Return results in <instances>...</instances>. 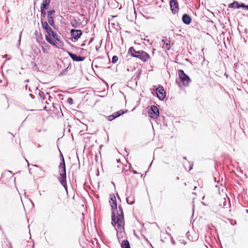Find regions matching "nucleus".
Wrapping results in <instances>:
<instances>
[{
  "label": "nucleus",
  "instance_id": "nucleus-8",
  "mask_svg": "<svg viewBox=\"0 0 248 248\" xmlns=\"http://www.w3.org/2000/svg\"><path fill=\"white\" fill-rule=\"evenodd\" d=\"M156 94L160 100H163L166 96V92L162 86H159L156 89Z\"/></svg>",
  "mask_w": 248,
  "mask_h": 248
},
{
  "label": "nucleus",
  "instance_id": "nucleus-9",
  "mask_svg": "<svg viewBox=\"0 0 248 248\" xmlns=\"http://www.w3.org/2000/svg\"><path fill=\"white\" fill-rule=\"evenodd\" d=\"M41 25L42 28L46 31L47 33V36H51V34H53L54 32L51 28L48 26V23L46 21H42Z\"/></svg>",
  "mask_w": 248,
  "mask_h": 248
},
{
  "label": "nucleus",
  "instance_id": "nucleus-21",
  "mask_svg": "<svg viewBox=\"0 0 248 248\" xmlns=\"http://www.w3.org/2000/svg\"><path fill=\"white\" fill-rule=\"evenodd\" d=\"M229 7L230 8H239V4L237 1H234L229 5Z\"/></svg>",
  "mask_w": 248,
  "mask_h": 248
},
{
  "label": "nucleus",
  "instance_id": "nucleus-27",
  "mask_svg": "<svg viewBox=\"0 0 248 248\" xmlns=\"http://www.w3.org/2000/svg\"><path fill=\"white\" fill-rule=\"evenodd\" d=\"M68 103H69L70 105H72V104H73V99H72V98H69L68 99Z\"/></svg>",
  "mask_w": 248,
  "mask_h": 248
},
{
  "label": "nucleus",
  "instance_id": "nucleus-2",
  "mask_svg": "<svg viewBox=\"0 0 248 248\" xmlns=\"http://www.w3.org/2000/svg\"><path fill=\"white\" fill-rule=\"evenodd\" d=\"M129 52L131 55L140 59L143 62H146L150 59V56L143 50L137 51L133 47H131L129 49Z\"/></svg>",
  "mask_w": 248,
  "mask_h": 248
},
{
  "label": "nucleus",
  "instance_id": "nucleus-17",
  "mask_svg": "<svg viewBox=\"0 0 248 248\" xmlns=\"http://www.w3.org/2000/svg\"><path fill=\"white\" fill-rule=\"evenodd\" d=\"M162 42H163L164 44L166 46V48L167 50H169L170 48V41L169 39H167L166 38L162 39Z\"/></svg>",
  "mask_w": 248,
  "mask_h": 248
},
{
  "label": "nucleus",
  "instance_id": "nucleus-38",
  "mask_svg": "<svg viewBox=\"0 0 248 248\" xmlns=\"http://www.w3.org/2000/svg\"><path fill=\"white\" fill-rule=\"evenodd\" d=\"M196 188V186H194V189H195Z\"/></svg>",
  "mask_w": 248,
  "mask_h": 248
},
{
  "label": "nucleus",
  "instance_id": "nucleus-7",
  "mask_svg": "<svg viewBox=\"0 0 248 248\" xmlns=\"http://www.w3.org/2000/svg\"><path fill=\"white\" fill-rule=\"evenodd\" d=\"M70 32L71 36L76 40L79 39L82 34V31L80 30L72 29Z\"/></svg>",
  "mask_w": 248,
  "mask_h": 248
},
{
  "label": "nucleus",
  "instance_id": "nucleus-15",
  "mask_svg": "<svg viewBox=\"0 0 248 248\" xmlns=\"http://www.w3.org/2000/svg\"><path fill=\"white\" fill-rule=\"evenodd\" d=\"M54 17L53 16H51L50 15H47V23L49 24L51 26L53 27L54 28H55V26L54 24Z\"/></svg>",
  "mask_w": 248,
  "mask_h": 248
},
{
  "label": "nucleus",
  "instance_id": "nucleus-5",
  "mask_svg": "<svg viewBox=\"0 0 248 248\" xmlns=\"http://www.w3.org/2000/svg\"><path fill=\"white\" fill-rule=\"evenodd\" d=\"M159 114V109L155 106H152L148 112L149 116L153 119L156 118L158 116Z\"/></svg>",
  "mask_w": 248,
  "mask_h": 248
},
{
  "label": "nucleus",
  "instance_id": "nucleus-33",
  "mask_svg": "<svg viewBox=\"0 0 248 248\" xmlns=\"http://www.w3.org/2000/svg\"><path fill=\"white\" fill-rule=\"evenodd\" d=\"M7 56V54H5V55H4L3 56V58H6Z\"/></svg>",
  "mask_w": 248,
  "mask_h": 248
},
{
  "label": "nucleus",
  "instance_id": "nucleus-28",
  "mask_svg": "<svg viewBox=\"0 0 248 248\" xmlns=\"http://www.w3.org/2000/svg\"><path fill=\"white\" fill-rule=\"evenodd\" d=\"M22 31H21L19 35V39H18L19 45L20 44L21 38V36H22Z\"/></svg>",
  "mask_w": 248,
  "mask_h": 248
},
{
  "label": "nucleus",
  "instance_id": "nucleus-29",
  "mask_svg": "<svg viewBox=\"0 0 248 248\" xmlns=\"http://www.w3.org/2000/svg\"><path fill=\"white\" fill-rule=\"evenodd\" d=\"M246 6H247V5H245L244 3H242V4H239V8L240 7H242V8H246Z\"/></svg>",
  "mask_w": 248,
  "mask_h": 248
},
{
  "label": "nucleus",
  "instance_id": "nucleus-19",
  "mask_svg": "<svg viewBox=\"0 0 248 248\" xmlns=\"http://www.w3.org/2000/svg\"><path fill=\"white\" fill-rule=\"evenodd\" d=\"M64 173H63L62 176H63V186L64 187L66 192L67 193V186L66 184V182L65 181V179L66 178V173H65V168L63 169Z\"/></svg>",
  "mask_w": 248,
  "mask_h": 248
},
{
  "label": "nucleus",
  "instance_id": "nucleus-14",
  "mask_svg": "<svg viewBox=\"0 0 248 248\" xmlns=\"http://www.w3.org/2000/svg\"><path fill=\"white\" fill-rule=\"evenodd\" d=\"M183 22L186 24H189L191 22V17L187 14H184L182 17Z\"/></svg>",
  "mask_w": 248,
  "mask_h": 248
},
{
  "label": "nucleus",
  "instance_id": "nucleus-18",
  "mask_svg": "<svg viewBox=\"0 0 248 248\" xmlns=\"http://www.w3.org/2000/svg\"><path fill=\"white\" fill-rule=\"evenodd\" d=\"M121 247L122 248H131L129 243L127 240H124L122 242Z\"/></svg>",
  "mask_w": 248,
  "mask_h": 248
},
{
  "label": "nucleus",
  "instance_id": "nucleus-4",
  "mask_svg": "<svg viewBox=\"0 0 248 248\" xmlns=\"http://www.w3.org/2000/svg\"><path fill=\"white\" fill-rule=\"evenodd\" d=\"M61 143V138H58L57 141V147L59 150V151L60 152V158L61 162L60 163L59 168V173L60 177L58 178L59 181L60 183L62 185V170H61V169L62 168V152L60 149V144Z\"/></svg>",
  "mask_w": 248,
  "mask_h": 248
},
{
  "label": "nucleus",
  "instance_id": "nucleus-12",
  "mask_svg": "<svg viewBox=\"0 0 248 248\" xmlns=\"http://www.w3.org/2000/svg\"><path fill=\"white\" fill-rule=\"evenodd\" d=\"M71 58L74 61L76 62L83 61L85 60V58L83 57H80L77 56L75 54H74L71 53H68Z\"/></svg>",
  "mask_w": 248,
  "mask_h": 248
},
{
  "label": "nucleus",
  "instance_id": "nucleus-30",
  "mask_svg": "<svg viewBox=\"0 0 248 248\" xmlns=\"http://www.w3.org/2000/svg\"><path fill=\"white\" fill-rule=\"evenodd\" d=\"M62 161H63V168H65V163H64V160L63 158Z\"/></svg>",
  "mask_w": 248,
  "mask_h": 248
},
{
  "label": "nucleus",
  "instance_id": "nucleus-39",
  "mask_svg": "<svg viewBox=\"0 0 248 248\" xmlns=\"http://www.w3.org/2000/svg\"><path fill=\"white\" fill-rule=\"evenodd\" d=\"M26 161H27V162H28V161H27V160H26ZM28 164H29V163H28Z\"/></svg>",
  "mask_w": 248,
  "mask_h": 248
},
{
  "label": "nucleus",
  "instance_id": "nucleus-32",
  "mask_svg": "<svg viewBox=\"0 0 248 248\" xmlns=\"http://www.w3.org/2000/svg\"><path fill=\"white\" fill-rule=\"evenodd\" d=\"M179 178L178 177H176V178H175V180H176V181L179 180Z\"/></svg>",
  "mask_w": 248,
  "mask_h": 248
},
{
  "label": "nucleus",
  "instance_id": "nucleus-13",
  "mask_svg": "<svg viewBox=\"0 0 248 248\" xmlns=\"http://www.w3.org/2000/svg\"><path fill=\"white\" fill-rule=\"evenodd\" d=\"M46 41L50 44L56 46L58 48H61L60 46L55 42L51 36H46Z\"/></svg>",
  "mask_w": 248,
  "mask_h": 248
},
{
  "label": "nucleus",
  "instance_id": "nucleus-36",
  "mask_svg": "<svg viewBox=\"0 0 248 248\" xmlns=\"http://www.w3.org/2000/svg\"><path fill=\"white\" fill-rule=\"evenodd\" d=\"M62 74V72H61L59 75H60V76H61Z\"/></svg>",
  "mask_w": 248,
  "mask_h": 248
},
{
  "label": "nucleus",
  "instance_id": "nucleus-22",
  "mask_svg": "<svg viewBox=\"0 0 248 248\" xmlns=\"http://www.w3.org/2000/svg\"><path fill=\"white\" fill-rule=\"evenodd\" d=\"M41 21H43V18H45L46 16V14L47 13L46 11V8H43L42 7H41Z\"/></svg>",
  "mask_w": 248,
  "mask_h": 248
},
{
  "label": "nucleus",
  "instance_id": "nucleus-20",
  "mask_svg": "<svg viewBox=\"0 0 248 248\" xmlns=\"http://www.w3.org/2000/svg\"><path fill=\"white\" fill-rule=\"evenodd\" d=\"M50 1L51 0H43L41 4V7L47 9V6L49 5V3H50Z\"/></svg>",
  "mask_w": 248,
  "mask_h": 248
},
{
  "label": "nucleus",
  "instance_id": "nucleus-35",
  "mask_svg": "<svg viewBox=\"0 0 248 248\" xmlns=\"http://www.w3.org/2000/svg\"><path fill=\"white\" fill-rule=\"evenodd\" d=\"M29 79H27L25 80V82H29Z\"/></svg>",
  "mask_w": 248,
  "mask_h": 248
},
{
  "label": "nucleus",
  "instance_id": "nucleus-10",
  "mask_svg": "<svg viewBox=\"0 0 248 248\" xmlns=\"http://www.w3.org/2000/svg\"><path fill=\"white\" fill-rule=\"evenodd\" d=\"M125 112L123 110H120L117 112H114L113 114L109 115L108 117V120L109 121H111L114 119L119 117L121 115L124 113Z\"/></svg>",
  "mask_w": 248,
  "mask_h": 248
},
{
  "label": "nucleus",
  "instance_id": "nucleus-37",
  "mask_svg": "<svg viewBox=\"0 0 248 248\" xmlns=\"http://www.w3.org/2000/svg\"><path fill=\"white\" fill-rule=\"evenodd\" d=\"M60 108L61 111L62 112V109H61V107H60Z\"/></svg>",
  "mask_w": 248,
  "mask_h": 248
},
{
  "label": "nucleus",
  "instance_id": "nucleus-31",
  "mask_svg": "<svg viewBox=\"0 0 248 248\" xmlns=\"http://www.w3.org/2000/svg\"><path fill=\"white\" fill-rule=\"evenodd\" d=\"M30 95L31 97L32 98V99L34 98V96L32 94H30Z\"/></svg>",
  "mask_w": 248,
  "mask_h": 248
},
{
  "label": "nucleus",
  "instance_id": "nucleus-3",
  "mask_svg": "<svg viewBox=\"0 0 248 248\" xmlns=\"http://www.w3.org/2000/svg\"><path fill=\"white\" fill-rule=\"evenodd\" d=\"M178 74L183 85L188 86L189 83L191 82V79L181 69L178 70Z\"/></svg>",
  "mask_w": 248,
  "mask_h": 248
},
{
  "label": "nucleus",
  "instance_id": "nucleus-23",
  "mask_svg": "<svg viewBox=\"0 0 248 248\" xmlns=\"http://www.w3.org/2000/svg\"><path fill=\"white\" fill-rule=\"evenodd\" d=\"M38 94H39V95L40 98L42 99V100H44L45 96L44 93L41 91H39Z\"/></svg>",
  "mask_w": 248,
  "mask_h": 248
},
{
  "label": "nucleus",
  "instance_id": "nucleus-34",
  "mask_svg": "<svg viewBox=\"0 0 248 248\" xmlns=\"http://www.w3.org/2000/svg\"><path fill=\"white\" fill-rule=\"evenodd\" d=\"M246 9L247 10H248V5H247V6H246Z\"/></svg>",
  "mask_w": 248,
  "mask_h": 248
},
{
  "label": "nucleus",
  "instance_id": "nucleus-11",
  "mask_svg": "<svg viewBox=\"0 0 248 248\" xmlns=\"http://www.w3.org/2000/svg\"><path fill=\"white\" fill-rule=\"evenodd\" d=\"M109 199V203L111 205L112 209H116L117 204L115 195L113 194L110 195Z\"/></svg>",
  "mask_w": 248,
  "mask_h": 248
},
{
  "label": "nucleus",
  "instance_id": "nucleus-26",
  "mask_svg": "<svg viewBox=\"0 0 248 248\" xmlns=\"http://www.w3.org/2000/svg\"><path fill=\"white\" fill-rule=\"evenodd\" d=\"M72 26L75 27H77L78 25V23L77 22L76 20L75 21V23L72 22Z\"/></svg>",
  "mask_w": 248,
  "mask_h": 248
},
{
  "label": "nucleus",
  "instance_id": "nucleus-1",
  "mask_svg": "<svg viewBox=\"0 0 248 248\" xmlns=\"http://www.w3.org/2000/svg\"><path fill=\"white\" fill-rule=\"evenodd\" d=\"M119 210L117 211V214L112 212L111 215V224L115 228L117 231L120 232H124V213L122 208L119 207Z\"/></svg>",
  "mask_w": 248,
  "mask_h": 248
},
{
  "label": "nucleus",
  "instance_id": "nucleus-16",
  "mask_svg": "<svg viewBox=\"0 0 248 248\" xmlns=\"http://www.w3.org/2000/svg\"><path fill=\"white\" fill-rule=\"evenodd\" d=\"M51 36L52 37V39L55 41V42L60 46H62V42L58 38V35L54 32H53V34H51Z\"/></svg>",
  "mask_w": 248,
  "mask_h": 248
},
{
  "label": "nucleus",
  "instance_id": "nucleus-24",
  "mask_svg": "<svg viewBox=\"0 0 248 248\" xmlns=\"http://www.w3.org/2000/svg\"><path fill=\"white\" fill-rule=\"evenodd\" d=\"M118 61V57L117 56H113L112 58V62L115 63Z\"/></svg>",
  "mask_w": 248,
  "mask_h": 248
},
{
  "label": "nucleus",
  "instance_id": "nucleus-25",
  "mask_svg": "<svg viewBox=\"0 0 248 248\" xmlns=\"http://www.w3.org/2000/svg\"><path fill=\"white\" fill-rule=\"evenodd\" d=\"M55 11L54 9L49 10L47 12V15H50L51 16H53L54 14L55 13Z\"/></svg>",
  "mask_w": 248,
  "mask_h": 248
},
{
  "label": "nucleus",
  "instance_id": "nucleus-6",
  "mask_svg": "<svg viewBox=\"0 0 248 248\" xmlns=\"http://www.w3.org/2000/svg\"><path fill=\"white\" fill-rule=\"evenodd\" d=\"M170 4L171 10L173 14H175L178 12L179 9V5L176 0H170Z\"/></svg>",
  "mask_w": 248,
  "mask_h": 248
}]
</instances>
